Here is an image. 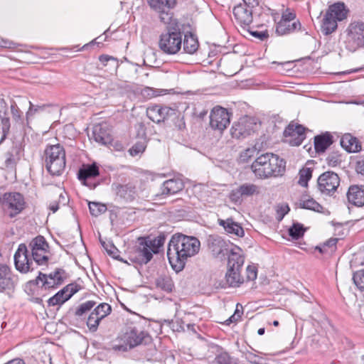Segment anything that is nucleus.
<instances>
[{
    "mask_svg": "<svg viewBox=\"0 0 364 364\" xmlns=\"http://www.w3.org/2000/svg\"><path fill=\"white\" fill-rule=\"evenodd\" d=\"M296 18V14L291 11L290 9H286L284 12H283L281 20H285L287 21H294Z\"/></svg>",
    "mask_w": 364,
    "mask_h": 364,
    "instance_id": "56",
    "label": "nucleus"
},
{
    "mask_svg": "<svg viewBox=\"0 0 364 364\" xmlns=\"http://www.w3.org/2000/svg\"><path fill=\"white\" fill-rule=\"evenodd\" d=\"M331 144V136L328 134L316 136L314 138V146L317 152L324 151Z\"/></svg>",
    "mask_w": 364,
    "mask_h": 364,
    "instance_id": "34",
    "label": "nucleus"
},
{
    "mask_svg": "<svg viewBox=\"0 0 364 364\" xmlns=\"http://www.w3.org/2000/svg\"><path fill=\"white\" fill-rule=\"evenodd\" d=\"M304 233V229L300 224H294L289 229V235L294 239H298L301 237Z\"/></svg>",
    "mask_w": 364,
    "mask_h": 364,
    "instance_id": "43",
    "label": "nucleus"
},
{
    "mask_svg": "<svg viewBox=\"0 0 364 364\" xmlns=\"http://www.w3.org/2000/svg\"><path fill=\"white\" fill-rule=\"evenodd\" d=\"M119 338L123 341H147L151 339L149 335L140 326L133 324L124 327Z\"/></svg>",
    "mask_w": 364,
    "mask_h": 364,
    "instance_id": "15",
    "label": "nucleus"
},
{
    "mask_svg": "<svg viewBox=\"0 0 364 364\" xmlns=\"http://www.w3.org/2000/svg\"><path fill=\"white\" fill-rule=\"evenodd\" d=\"M341 146L348 152H358L361 149V145L358 139L350 134H345L341 139Z\"/></svg>",
    "mask_w": 364,
    "mask_h": 364,
    "instance_id": "29",
    "label": "nucleus"
},
{
    "mask_svg": "<svg viewBox=\"0 0 364 364\" xmlns=\"http://www.w3.org/2000/svg\"><path fill=\"white\" fill-rule=\"evenodd\" d=\"M312 177V169L307 166H304L299 172L298 183L303 186L307 187L308 181Z\"/></svg>",
    "mask_w": 364,
    "mask_h": 364,
    "instance_id": "38",
    "label": "nucleus"
},
{
    "mask_svg": "<svg viewBox=\"0 0 364 364\" xmlns=\"http://www.w3.org/2000/svg\"><path fill=\"white\" fill-rule=\"evenodd\" d=\"M16 160L14 157V156L11 154H10V153L6 154V159H5V161H4L5 166L7 168H12L16 165Z\"/></svg>",
    "mask_w": 364,
    "mask_h": 364,
    "instance_id": "57",
    "label": "nucleus"
},
{
    "mask_svg": "<svg viewBox=\"0 0 364 364\" xmlns=\"http://www.w3.org/2000/svg\"><path fill=\"white\" fill-rule=\"evenodd\" d=\"M15 43L6 38L0 37V47L5 48H11L14 46Z\"/></svg>",
    "mask_w": 364,
    "mask_h": 364,
    "instance_id": "58",
    "label": "nucleus"
},
{
    "mask_svg": "<svg viewBox=\"0 0 364 364\" xmlns=\"http://www.w3.org/2000/svg\"><path fill=\"white\" fill-rule=\"evenodd\" d=\"M183 183L181 180L170 179L163 183L161 191L163 194H174L181 191Z\"/></svg>",
    "mask_w": 364,
    "mask_h": 364,
    "instance_id": "31",
    "label": "nucleus"
},
{
    "mask_svg": "<svg viewBox=\"0 0 364 364\" xmlns=\"http://www.w3.org/2000/svg\"><path fill=\"white\" fill-rule=\"evenodd\" d=\"M100 322V319L92 311L87 321V325L89 329L92 331H95Z\"/></svg>",
    "mask_w": 364,
    "mask_h": 364,
    "instance_id": "50",
    "label": "nucleus"
},
{
    "mask_svg": "<svg viewBox=\"0 0 364 364\" xmlns=\"http://www.w3.org/2000/svg\"><path fill=\"white\" fill-rule=\"evenodd\" d=\"M218 223L229 234H232L237 237H242L244 235L243 228L239 223L235 222L232 218L218 220Z\"/></svg>",
    "mask_w": 364,
    "mask_h": 364,
    "instance_id": "27",
    "label": "nucleus"
},
{
    "mask_svg": "<svg viewBox=\"0 0 364 364\" xmlns=\"http://www.w3.org/2000/svg\"><path fill=\"white\" fill-rule=\"evenodd\" d=\"M93 138L95 141L101 144H107L112 141V136L107 124H97L93 128Z\"/></svg>",
    "mask_w": 364,
    "mask_h": 364,
    "instance_id": "25",
    "label": "nucleus"
},
{
    "mask_svg": "<svg viewBox=\"0 0 364 364\" xmlns=\"http://www.w3.org/2000/svg\"><path fill=\"white\" fill-rule=\"evenodd\" d=\"M146 149V144L144 141L136 142L130 149L129 153L132 156H134L144 151Z\"/></svg>",
    "mask_w": 364,
    "mask_h": 364,
    "instance_id": "51",
    "label": "nucleus"
},
{
    "mask_svg": "<svg viewBox=\"0 0 364 364\" xmlns=\"http://www.w3.org/2000/svg\"><path fill=\"white\" fill-rule=\"evenodd\" d=\"M301 29V23L296 20L294 21H287L280 20L276 26V32L279 35H286Z\"/></svg>",
    "mask_w": 364,
    "mask_h": 364,
    "instance_id": "28",
    "label": "nucleus"
},
{
    "mask_svg": "<svg viewBox=\"0 0 364 364\" xmlns=\"http://www.w3.org/2000/svg\"><path fill=\"white\" fill-rule=\"evenodd\" d=\"M29 109L28 112H26V118L28 119L31 117H33L35 113L40 109V107H34L31 102H29Z\"/></svg>",
    "mask_w": 364,
    "mask_h": 364,
    "instance_id": "60",
    "label": "nucleus"
},
{
    "mask_svg": "<svg viewBox=\"0 0 364 364\" xmlns=\"http://www.w3.org/2000/svg\"><path fill=\"white\" fill-rule=\"evenodd\" d=\"M16 283L15 276L6 264H0V288L2 290L12 289Z\"/></svg>",
    "mask_w": 364,
    "mask_h": 364,
    "instance_id": "23",
    "label": "nucleus"
},
{
    "mask_svg": "<svg viewBox=\"0 0 364 364\" xmlns=\"http://www.w3.org/2000/svg\"><path fill=\"white\" fill-rule=\"evenodd\" d=\"M162 243L160 240L139 238V243L134 252V258L140 264L149 262L154 253H158Z\"/></svg>",
    "mask_w": 364,
    "mask_h": 364,
    "instance_id": "6",
    "label": "nucleus"
},
{
    "mask_svg": "<svg viewBox=\"0 0 364 364\" xmlns=\"http://www.w3.org/2000/svg\"><path fill=\"white\" fill-rule=\"evenodd\" d=\"M112 311L110 305L107 303L99 304L93 311V314L101 321L110 314Z\"/></svg>",
    "mask_w": 364,
    "mask_h": 364,
    "instance_id": "39",
    "label": "nucleus"
},
{
    "mask_svg": "<svg viewBox=\"0 0 364 364\" xmlns=\"http://www.w3.org/2000/svg\"><path fill=\"white\" fill-rule=\"evenodd\" d=\"M1 206L6 214L14 217L24 209V198L19 193H5L1 199Z\"/></svg>",
    "mask_w": 364,
    "mask_h": 364,
    "instance_id": "8",
    "label": "nucleus"
},
{
    "mask_svg": "<svg viewBox=\"0 0 364 364\" xmlns=\"http://www.w3.org/2000/svg\"><path fill=\"white\" fill-rule=\"evenodd\" d=\"M78 285L75 284H70L59 291L53 296L48 301L50 306H55L62 304L68 301L74 294L79 291Z\"/></svg>",
    "mask_w": 364,
    "mask_h": 364,
    "instance_id": "19",
    "label": "nucleus"
},
{
    "mask_svg": "<svg viewBox=\"0 0 364 364\" xmlns=\"http://www.w3.org/2000/svg\"><path fill=\"white\" fill-rule=\"evenodd\" d=\"M305 129L301 125L290 124L284 130V136L291 146H299L305 139Z\"/></svg>",
    "mask_w": 364,
    "mask_h": 364,
    "instance_id": "18",
    "label": "nucleus"
},
{
    "mask_svg": "<svg viewBox=\"0 0 364 364\" xmlns=\"http://www.w3.org/2000/svg\"><path fill=\"white\" fill-rule=\"evenodd\" d=\"M326 13L337 21H341L347 17L348 11L343 3H336L329 6Z\"/></svg>",
    "mask_w": 364,
    "mask_h": 364,
    "instance_id": "30",
    "label": "nucleus"
},
{
    "mask_svg": "<svg viewBox=\"0 0 364 364\" xmlns=\"http://www.w3.org/2000/svg\"><path fill=\"white\" fill-rule=\"evenodd\" d=\"M7 111L8 107L6 102L3 99H0V124L2 129V136L0 142L6 138L10 129V121Z\"/></svg>",
    "mask_w": 364,
    "mask_h": 364,
    "instance_id": "26",
    "label": "nucleus"
},
{
    "mask_svg": "<svg viewBox=\"0 0 364 364\" xmlns=\"http://www.w3.org/2000/svg\"><path fill=\"white\" fill-rule=\"evenodd\" d=\"M251 34L253 36L257 37L261 40H263L264 38H265L267 36V35L265 33L259 32V31H252Z\"/></svg>",
    "mask_w": 364,
    "mask_h": 364,
    "instance_id": "64",
    "label": "nucleus"
},
{
    "mask_svg": "<svg viewBox=\"0 0 364 364\" xmlns=\"http://www.w3.org/2000/svg\"><path fill=\"white\" fill-rule=\"evenodd\" d=\"M67 278V274L63 269H57L55 272L49 274L39 273L37 277V282H42L43 286L46 289L55 288L62 284Z\"/></svg>",
    "mask_w": 364,
    "mask_h": 364,
    "instance_id": "16",
    "label": "nucleus"
},
{
    "mask_svg": "<svg viewBox=\"0 0 364 364\" xmlns=\"http://www.w3.org/2000/svg\"><path fill=\"white\" fill-rule=\"evenodd\" d=\"M143 94L149 97H154L159 95V94L156 93V90H154L152 88L150 87H146L145 89H144Z\"/></svg>",
    "mask_w": 364,
    "mask_h": 364,
    "instance_id": "62",
    "label": "nucleus"
},
{
    "mask_svg": "<svg viewBox=\"0 0 364 364\" xmlns=\"http://www.w3.org/2000/svg\"><path fill=\"white\" fill-rule=\"evenodd\" d=\"M101 244L109 256L114 259H117L119 257V251L112 243L101 241Z\"/></svg>",
    "mask_w": 364,
    "mask_h": 364,
    "instance_id": "46",
    "label": "nucleus"
},
{
    "mask_svg": "<svg viewBox=\"0 0 364 364\" xmlns=\"http://www.w3.org/2000/svg\"><path fill=\"white\" fill-rule=\"evenodd\" d=\"M141 343H124L122 344L115 345L112 347V350L117 354L123 353L128 350H131Z\"/></svg>",
    "mask_w": 364,
    "mask_h": 364,
    "instance_id": "42",
    "label": "nucleus"
},
{
    "mask_svg": "<svg viewBox=\"0 0 364 364\" xmlns=\"http://www.w3.org/2000/svg\"><path fill=\"white\" fill-rule=\"evenodd\" d=\"M95 305V302L93 301H87L82 304H81L78 308L76 309L75 314L77 316H82L84 314L87 313L90 311L94 306Z\"/></svg>",
    "mask_w": 364,
    "mask_h": 364,
    "instance_id": "45",
    "label": "nucleus"
},
{
    "mask_svg": "<svg viewBox=\"0 0 364 364\" xmlns=\"http://www.w3.org/2000/svg\"><path fill=\"white\" fill-rule=\"evenodd\" d=\"M347 42L353 50L364 48V23L354 21L349 24L346 30Z\"/></svg>",
    "mask_w": 364,
    "mask_h": 364,
    "instance_id": "9",
    "label": "nucleus"
},
{
    "mask_svg": "<svg viewBox=\"0 0 364 364\" xmlns=\"http://www.w3.org/2000/svg\"><path fill=\"white\" fill-rule=\"evenodd\" d=\"M175 109L168 107L154 105L147 108L146 115L154 122L159 123L164 121L167 117L174 115Z\"/></svg>",
    "mask_w": 364,
    "mask_h": 364,
    "instance_id": "17",
    "label": "nucleus"
},
{
    "mask_svg": "<svg viewBox=\"0 0 364 364\" xmlns=\"http://www.w3.org/2000/svg\"><path fill=\"white\" fill-rule=\"evenodd\" d=\"M243 198L257 196L260 193V187L251 183H245L239 186Z\"/></svg>",
    "mask_w": 364,
    "mask_h": 364,
    "instance_id": "36",
    "label": "nucleus"
},
{
    "mask_svg": "<svg viewBox=\"0 0 364 364\" xmlns=\"http://www.w3.org/2000/svg\"><path fill=\"white\" fill-rule=\"evenodd\" d=\"M199 44L197 38L192 33L184 35L183 50L188 54L194 53L198 48Z\"/></svg>",
    "mask_w": 364,
    "mask_h": 364,
    "instance_id": "33",
    "label": "nucleus"
},
{
    "mask_svg": "<svg viewBox=\"0 0 364 364\" xmlns=\"http://www.w3.org/2000/svg\"><path fill=\"white\" fill-rule=\"evenodd\" d=\"M33 260L38 264H45L48 260V245L43 236L34 238L29 245Z\"/></svg>",
    "mask_w": 364,
    "mask_h": 364,
    "instance_id": "11",
    "label": "nucleus"
},
{
    "mask_svg": "<svg viewBox=\"0 0 364 364\" xmlns=\"http://www.w3.org/2000/svg\"><path fill=\"white\" fill-rule=\"evenodd\" d=\"M68 195L64 191H60L59 193V203H61L62 205H65L68 203Z\"/></svg>",
    "mask_w": 364,
    "mask_h": 364,
    "instance_id": "61",
    "label": "nucleus"
},
{
    "mask_svg": "<svg viewBox=\"0 0 364 364\" xmlns=\"http://www.w3.org/2000/svg\"><path fill=\"white\" fill-rule=\"evenodd\" d=\"M230 200L235 203H240L243 198V196L240 192V187L233 189L229 196Z\"/></svg>",
    "mask_w": 364,
    "mask_h": 364,
    "instance_id": "53",
    "label": "nucleus"
},
{
    "mask_svg": "<svg viewBox=\"0 0 364 364\" xmlns=\"http://www.w3.org/2000/svg\"><path fill=\"white\" fill-rule=\"evenodd\" d=\"M286 162L283 159L272 153L258 156L251 165L255 176L260 179L282 176L285 171Z\"/></svg>",
    "mask_w": 364,
    "mask_h": 364,
    "instance_id": "2",
    "label": "nucleus"
},
{
    "mask_svg": "<svg viewBox=\"0 0 364 364\" xmlns=\"http://www.w3.org/2000/svg\"><path fill=\"white\" fill-rule=\"evenodd\" d=\"M244 261L240 249H237V251H232L229 255L228 269L225 274V282L229 287H237L244 282V279L240 275V270Z\"/></svg>",
    "mask_w": 364,
    "mask_h": 364,
    "instance_id": "5",
    "label": "nucleus"
},
{
    "mask_svg": "<svg viewBox=\"0 0 364 364\" xmlns=\"http://www.w3.org/2000/svg\"><path fill=\"white\" fill-rule=\"evenodd\" d=\"M157 285L166 291H171L173 287L172 280L168 277L159 279Z\"/></svg>",
    "mask_w": 364,
    "mask_h": 364,
    "instance_id": "49",
    "label": "nucleus"
},
{
    "mask_svg": "<svg viewBox=\"0 0 364 364\" xmlns=\"http://www.w3.org/2000/svg\"><path fill=\"white\" fill-rule=\"evenodd\" d=\"M289 211V208L287 205H281L277 207V214L279 220H282L284 215Z\"/></svg>",
    "mask_w": 364,
    "mask_h": 364,
    "instance_id": "55",
    "label": "nucleus"
},
{
    "mask_svg": "<svg viewBox=\"0 0 364 364\" xmlns=\"http://www.w3.org/2000/svg\"><path fill=\"white\" fill-rule=\"evenodd\" d=\"M200 248V242L193 236L183 234L173 235L167 250V256L171 267L176 272L181 271L188 258L197 255Z\"/></svg>",
    "mask_w": 364,
    "mask_h": 364,
    "instance_id": "1",
    "label": "nucleus"
},
{
    "mask_svg": "<svg viewBox=\"0 0 364 364\" xmlns=\"http://www.w3.org/2000/svg\"><path fill=\"white\" fill-rule=\"evenodd\" d=\"M355 284L361 290H364V269L356 272L353 277Z\"/></svg>",
    "mask_w": 364,
    "mask_h": 364,
    "instance_id": "48",
    "label": "nucleus"
},
{
    "mask_svg": "<svg viewBox=\"0 0 364 364\" xmlns=\"http://www.w3.org/2000/svg\"><path fill=\"white\" fill-rule=\"evenodd\" d=\"M176 25H167L168 31L161 33L159 37V47L160 50L166 54H176L181 48L183 33L179 29H176Z\"/></svg>",
    "mask_w": 364,
    "mask_h": 364,
    "instance_id": "4",
    "label": "nucleus"
},
{
    "mask_svg": "<svg viewBox=\"0 0 364 364\" xmlns=\"http://www.w3.org/2000/svg\"><path fill=\"white\" fill-rule=\"evenodd\" d=\"M337 22L336 19L326 13L321 24V29L322 33L325 35L333 33L337 28Z\"/></svg>",
    "mask_w": 364,
    "mask_h": 364,
    "instance_id": "35",
    "label": "nucleus"
},
{
    "mask_svg": "<svg viewBox=\"0 0 364 364\" xmlns=\"http://www.w3.org/2000/svg\"><path fill=\"white\" fill-rule=\"evenodd\" d=\"M208 248L212 255L220 259H223L230 255L232 251H237L238 247L230 248V245L218 236H210L208 238Z\"/></svg>",
    "mask_w": 364,
    "mask_h": 364,
    "instance_id": "13",
    "label": "nucleus"
},
{
    "mask_svg": "<svg viewBox=\"0 0 364 364\" xmlns=\"http://www.w3.org/2000/svg\"><path fill=\"white\" fill-rule=\"evenodd\" d=\"M99 60L104 65H106L107 63L109 60L116 62V60L114 58L107 55H102L99 57Z\"/></svg>",
    "mask_w": 364,
    "mask_h": 364,
    "instance_id": "63",
    "label": "nucleus"
},
{
    "mask_svg": "<svg viewBox=\"0 0 364 364\" xmlns=\"http://www.w3.org/2000/svg\"><path fill=\"white\" fill-rule=\"evenodd\" d=\"M45 165L53 176H60L65 168V151L59 144L48 146L45 150Z\"/></svg>",
    "mask_w": 364,
    "mask_h": 364,
    "instance_id": "3",
    "label": "nucleus"
},
{
    "mask_svg": "<svg viewBox=\"0 0 364 364\" xmlns=\"http://www.w3.org/2000/svg\"><path fill=\"white\" fill-rule=\"evenodd\" d=\"M252 8L242 4H239L233 8V15L237 23L242 26H248L252 23Z\"/></svg>",
    "mask_w": 364,
    "mask_h": 364,
    "instance_id": "20",
    "label": "nucleus"
},
{
    "mask_svg": "<svg viewBox=\"0 0 364 364\" xmlns=\"http://www.w3.org/2000/svg\"><path fill=\"white\" fill-rule=\"evenodd\" d=\"M355 170L358 173L364 176V158L357 162Z\"/></svg>",
    "mask_w": 364,
    "mask_h": 364,
    "instance_id": "59",
    "label": "nucleus"
},
{
    "mask_svg": "<svg viewBox=\"0 0 364 364\" xmlns=\"http://www.w3.org/2000/svg\"><path fill=\"white\" fill-rule=\"evenodd\" d=\"M257 153L255 147H248L240 153L239 161L242 163L247 162L251 159Z\"/></svg>",
    "mask_w": 364,
    "mask_h": 364,
    "instance_id": "41",
    "label": "nucleus"
},
{
    "mask_svg": "<svg viewBox=\"0 0 364 364\" xmlns=\"http://www.w3.org/2000/svg\"><path fill=\"white\" fill-rule=\"evenodd\" d=\"M253 122L252 119L247 117L241 119L237 123L232 125L231 128V134L233 137L240 138L250 134L253 129L252 125Z\"/></svg>",
    "mask_w": 364,
    "mask_h": 364,
    "instance_id": "21",
    "label": "nucleus"
},
{
    "mask_svg": "<svg viewBox=\"0 0 364 364\" xmlns=\"http://www.w3.org/2000/svg\"><path fill=\"white\" fill-rule=\"evenodd\" d=\"M11 112L15 121L18 122L21 119V112L14 101H12L11 104Z\"/></svg>",
    "mask_w": 364,
    "mask_h": 364,
    "instance_id": "54",
    "label": "nucleus"
},
{
    "mask_svg": "<svg viewBox=\"0 0 364 364\" xmlns=\"http://www.w3.org/2000/svg\"><path fill=\"white\" fill-rule=\"evenodd\" d=\"M340 185V178L333 171L323 173L317 180L318 191L323 195L331 196Z\"/></svg>",
    "mask_w": 364,
    "mask_h": 364,
    "instance_id": "10",
    "label": "nucleus"
},
{
    "mask_svg": "<svg viewBox=\"0 0 364 364\" xmlns=\"http://www.w3.org/2000/svg\"><path fill=\"white\" fill-rule=\"evenodd\" d=\"M99 175L98 167L95 164L87 165L79 171L78 178L80 180H85L88 178L95 177Z\"/></svg>",
    "mask_w": 364,
    "mask_h": 364,
    "instance_id": "37",
    "label": "nucleus"
},
{
    "mask_svg": "<svg viewBox=\"0 0 364 364\" xmlns=\"http://www.w3.org/2000/svg\"><path fill=\"white\" fill-rule=\"evenodd\" d=\"M149 6L159 15L160 21L166 25H176L171 9L175 5V0H147Z\"/></svg>",
    "mask_w": 364,
    "mask_h": 364,
    "instance_id": "7",
    "label": "nucleus"
},
{
    "mask_svg": "<svg viewBox=\"0 0 364 364\" xmlns=\"http://www.w3.org/2000/svg\"><path fill=\"white\" fill-rule=\"evenodd\" d=\"M257 277V269L255 265H248L246 268V278L247 281H254Z\"/></svg>",
    "mask_w": 364,
    "mask_h": 364,
    "instance_id": "52",
    "label": "nucleus"
},
{
    "mask_svg": "<svg viewBox=\"0 0 364 364\" xmlns=\"http://www.w3.org/2000/svg\"><path fill=\"white\" fill-rule=\"evenodd\" d=\"M299 204L302 208L314 210L318 213H321L323 209L318 202L309 196H302L299 199Z\"/></svg>",
    "mask_w": 364,
    "mask_h": 364,
    "instance_id": "32",
    "label": "nucleus"
},
{
    "mask_svg": "<svg viewBox=\"0 0 364 364\" xmlns=\"http://www.w3.org/2000/svg\"><path fill=\"white\" fill-rule=\"evenodd\" d=\"M89 209L92 215L98 216L107 210V207L105 205L100 203L95 202H90L89 203Z\"/></svg>",
    "mask_w": 364,
    "mask_h": 364,
    "instance_id": "40",
    "label": "nucleus"
},
{
    "mask_svg": "<svg viewBox=\"0 0 364 364\" xmlns=\"http://www.w3.org/2000/svg\"><path fill=\"white\" fill-rule=\"evenodd\" d=\"M14 264L16 269L21 273L33 270V262L28 258V251L26 245H19L14 255Z\"/></svg>",
    "mask_w": 364,
    "mask_h": 364,
    "instance_id": "14",
    "label": "nucleus"
},
{
    "mask_svg": "<svg viewBox=\"0 0 364 364\" xmlns=\"http://www.w3.org/2000/svg\"><path fill=\"white\" fill-rule=\"evenodd\" d=\"M230 123V114L225 108L215 107L210 114V126L214 130L223 132Z\"/></svg>",
    "mask_w": 364,
    "mask_h": 364,
    "instance_id": "12",
    "label": "nucleus"
},
{
    "mask_svg": "<svg viewBox=\"0 0 364 364\" xmlns=\"http://www.w3.org/2000/svg\"><path fill=\"white\" fill-rule=\"evenodd\" d=\"M243 313V307L241 304H237L235 313L225 321L226 325L237 322Z\"/></svg>",
    "mask_w": 364,
    "mask_h": 364,
    "instance_id": "44",
    "label": "nucleus"
},
{
    "mask_svg": "<svg viewBox=\"0 0 364 364\" xmlns=\"http://www.w3.org/2000/svg\"><path fill=\"white\" fill-rule=\"evenodd\" d=\"M347 198L348 202L354 205H364V186H350L347 193Z\"/></svg>",
    "mask_w": 364,
    "mask_h": 364,
    "instance_id": "24",
    "label": "nucleus"
},
{
    "mask_svg": "<svg viewBox=\"0 0 364 364\" xmlns=\"http://www.w3.org/2000/svg\"><path fill=\"white\" fill-rule=\"evenodd\" d=\"M215 360L218 364H237L235 359L231 358L226 352L218 354Z\"/></svg>",
    "mask_w": 364,
    "mask_h": 364,
    "instance_id": "47",
    "label": "nucleus"
},
{
    "mask_svg": "<svg viewBox=\"0 0 364 364\" xmlns=\"http://www.w3.org/2000/svg\"><path fill=\"white\" fill-rule=\"evenodd\" d=\"M112 188L117 196L125 201H132L136 197L135 186L131 183L126 185L113 183Z\"/></svg>",
    "mask_w": 364,
    "mask_h": 364,
    "instance_id": "22",
    "label": "nucleus"
}]
</instances>
